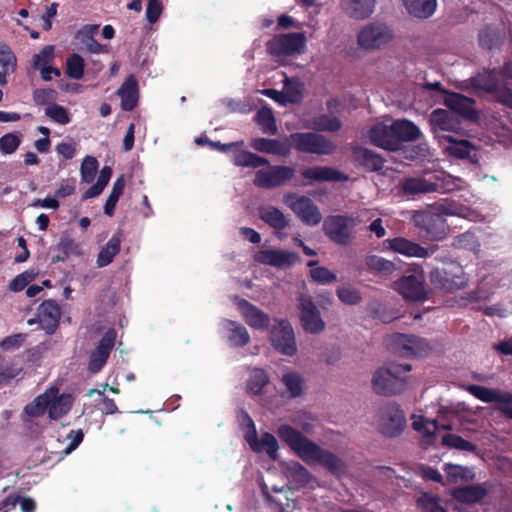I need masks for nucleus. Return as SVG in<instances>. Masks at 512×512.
<instances>
[{"label": "nucleus", "mask_w": 512, "mask_h": 512, "mask_svg": "<svg viewBox=\"0 0 512 512\" xmlns=\"http://www.w3.org/2000/svg\"><path fill=\"white\" fill-rule=\"evenodd\" d=\"M16 504H19L22 512H34L36 509L35 501L29 497H21L19 495H10L6 497L1 502V508H5L7 506L15 507Z\"/></svg>", "instance_id": "nucleus-56"}, {"label": "nucleus", "mask_w": 512, "mask_h": 512, "mask_svg": "<svg viewBox=\"0 0 512 512\" xmlns=\"http://www.w3.org/2000/svg\"><path fill=\"white\" fill-rule=\"evenodd\" d=\"M442 138L451 143V146L447 148L448 152L459 159H467L470 157L473 146L468 140L455 141L450 135L442 136Z\"/></svg>", "instance_id": "nucleus-48"}, {"label": "nucleus", "mask_w": 512, "mask_h": 512, "mask_svg": "<svg viewBox=\"0 0 512 512\" xmlns=\"http://www.w3.org/2000/svg\"><path fill=\"white\" fill-rule=\"evenodd\" d=\"M301 175L303 178L315 182H345L349 179L345 173L327 166L306 168Z\"/></svg>", "instance_id": "nucleus-24"}, {"label": "nucleus", "mask_w": 512, "mask_h": 512, "mask_svg": "<svg viewBox=\"0 0 512 512\" xmlns=\"http://www.w3.org/2000/svg\"><path fill=\"white\" fill-rule=\"evenodd\" d=\"M242 317L247 325L256 330H265L270 325V316L246 299L237 303Z\"/></svg>", "instance_id": "nucleus-22"}, {"label": "nucleus", "mask_w": 512, "mask_h": 512, "mask_svg": "<svg viewBox=\"0 0 512 512\" xmlns=\"http://www.w3.org/2000/svg\"><path fill=\"white\" fill-rule=\"evenodd\" d=\"M287 141L298 153L318 156L331 155L336 150L335 143L322 133L315 131L295 132L287 137Z\"/></svg>", "instance_id": "nucleus-4"}, {"label": "nucleus", "mask_w": 512, "mask_h": 512, "mask_svg": "<svg viewBox=\"0 0 512 512\" xmlns=\"http://www.w3.org/2000/svg\"><path fill=\"white\" fill-rule=\"evenodd\" d=\"M414 225L430 241H440L446 237L449 226L445 217L431 210L415 211L412 215Z\"/></svg>", "instance_id": "nucleus-8"}, {"label": "nucleus", "mask_w": 512, "mask_h": 512, "mask_svg": "<svg viewBox=\"0 0 512 512\" xmlns=\"http://www.w3.org/2000/svg\"><path fill=\"white\" fill-rule=\"evenodd\" d=\"M488 494L485 484H474L456 488L452 496L455 500L465 504H475L480 502Z\"/></svg>", "instance_id": "nucleus-33"}, {"label": "nucleus", "mask_w": 512, "mask_h": 512, "mask_svg": "<svg viewBox=\"0 0 512 512\" xmlns=\"http://www.w3.org/2000/svg\"><path fill=\"white\" fill-rule=\"evenodd\" d=\"M392 31L383 23L365 25L357 35V44L365 50L378 49L392 39Z\"/></svg>", "instance_id": "nucleus-12"}, {"label": "nucleus", "mask_w": 512, "mask_h": 512, "mask_svg": "<svg viewBox=\"0 0 512 512\" xmlns=\"http://www.w3.org/2000/svg\"><path fill=\"white\" fill-rule=\"evenodd\" d=\"M430 281L437 289L454 292L463 289L467 285L462 267L434 268L430 272Z\"/></svg>", "instance_id": "nucleus-11"}, {"label": "nucleus", "mask_w": 512, "mask_h": 512, "mask_svg": "<svg viewBox=\"0 0 512 512\" xmlns=\"http://www.w3.org/2000/svg\"><path fill=\"white\" fill-rule=\"evenodd\" d=\"M286 203L305 225L316 226L321 222L322 214L309 197L289 195Z\"/></svg>", "instance_id": "nucleus-15"}, {"label": "nucleus", "mask_w": 512, "mask_h": 512, "mask_svg": "<svg viewBox=\"0 0 512 512\" xmlns=\"http://www.w3.org/2000/svg\"><path fill=\"white\" fill-rule=\"evenodd\" d=\"M444 104L453 115L466 120L476 121L479 117L478 111L474 108L475 100L460 93H448L444 98Z\"/></svg>", "instance_id": "nucleus-20"}, {"label": "nucleus", "mask_w": 512, "mask_h": 512, "mask_svg": "<svg viewBox=\"0 0 512 512\" xmlns=\"http://www.w3.org/2000/svg\"><path fill=\"white\" fill-rule=\"evenodd\" d=\"M392 124L398 150L400 149L402 142L415 141L420 136V130L418 126L409 120H396Z\"/></svg>", "instance_id": "nucleus-36"}, {"label": "nucleus", "mask_w": 512, "mask_h": 512, "mask_svg": "<svg viewBox=\"0 0 512 512\" xmlns=\"http://www.w3.org/2000/svg\"><path fill=\"white\" fill-rule=\"evenodd\" d=\"M467 391L475 398L485 403H512V393L502 392L497 389L487 388L485 386L471 384L467 386Z\"/></svg>", "instance_id": "nucleus-29"}, {"label": "nucleus", "mask_w": 512, "mask_h": 512, "mask_svg": "<svg viewBox=\"0 0 512 512\" xmlns=\"http://www.w3.org/2000/svg\"><path fill=\"white\" fill-rule=\"evenodd\" d=\"M0 66L6 72H13L16 66V57L11 49L4 44H0Z\"/></svg>", "instance_id": "nucleus-64"}, {"label": "nucleus", "mask_w": 512, "mask_h": 512, "mask_svg": "<svg viewBox=\"0 0 512 512\" xmlns=\"http://www.w3.org/2000/svg\"><path fill=\"white\" fill-rule=\"evenodd\" d=\"M85 62L81 55L73 53L66 59V74L69 78L80 80L84 76Z\"/></svg>", "instance_id": "nucleus-49"}, {"label": "nucleus", "mask_w": 512, "mask_h": 512, "mask_svg": "<svg viewBox=\"0 0 512 512\" xmlns=\"http://www.w3.org/2000/svg\"><path fill=\"white\" fill-rule=\"evenodd\" d=\"M393 288L405 300L422 301L426 299L424 276L422 273L403 276L394 282Z\"/></svg>", "instance_id": "nucleus-17"}, {"label": "nucleus", "mask_w": 512, "mask_h": 512, "mask_svg": "<svg viewBox=\"0 0 512 512\" xmlns=\"http://www.w3.org/2000/svg\"><path fill=\"white\" fill-rule=\"evenodd\" d=\"M336 294L341 302L347 305H356L361 302V293L354 288L340 287Z\"/></svg>", "instance_id": "nucleus-62"}, {"label": "nucleus", "mask_w": 512, "mask_h": 512, "mask_svg": "<svg viewBox=\"0 0 512 512\" xmlns=\"http://www.w3.org/2000/svg\"><path fill=\"white\" fill-rule=\"evenodd\" d=\"M302 84L294 79L287 78L284 85V102H289L292 104H297L302 100Z\"/></svg>", "instance_id": "nucleus-50"}, {"label": "nucleus", "mask_w": 512, "mask_h": 512, "mask_svg": "<svg viewBox=\"0 0 512 512\" xmlns=\"http://www.w3.org/2000/svg\"><path fill=\"white\" fill-rule=\"evenodd\" d=\"M430 124L437 137L442 138L440 132L455 131L459 126V121L452 112L445 109H435L430 115Z\"/></svg>", "instance_id": "nucleus-27"}, {"label": "nucleus", "mask_w": 512, "mask_h": 512, "mask_svg": "<svg viewBox=\"0 0 512 512\" xmlns=\"http://www.w3.org/2000/svg\"><path fill=\"white\" fill-rule=\"evenodd\" d=\"M268 384V374L263 369L256 368L251 372L247 381V392L252 395H261Z\"/></svg>", "instance_id": "nucleus-43"}, {"label": "nucleus", "mask_w": 512, "mask_h": 512, "mask_svg": "<svg viewBox=\"0 0 512 512\" xmlns=\"http://www.w3.org/2000/svg\"><path fill=\"white\" fill-rule=\"evenodd\" d=\"M375 5L376 0H344L342 9L350 18L364 20L373 14Z\"/></svg>", "instance_id": "nucleus-31"}, {"label": "nucleus", "mask_w": 512, "mask_h": 512, "mask_svg": "<svg viewBox=\"0 0 512 512\" xmlns=\"http://www.w3.org/2000/svg\"><path fill=\"white\" fill-rule=\"evenodd\" d=\"M298 309L300 311L301 326L305 332L310 334H320L325 330L326 324L321 317L319 308L316 306L310 295H299Z\"/></svg>", "instance_id": "nucleus-10"}, {"label": "nucleus", "mask_w": 512, "mask_h": 512, "mask_svg": "<svg viewBox=\"0 0 512 512\" xmlns=\"http://www.w3.org/2000/svg\"><path fill=\"white\" fill-rule=\"evenodd\" d=\"M270 341L275 350L286 356L297 352L295 334L288 320L281 319L270 331Z\"/></svg>", "instance_id": "nucleus-14"}, {"label": "nucleus", "mask_w": 512, "mask_h": 512, "mask_svg": "<svg viewBox=\"0 0 512 512\" xmlns=\"http://www.w3.org/2000/svg\"><path fill=\"white\" fill-rule=\"evenodd\" d=\"M232 162L237 167L259 168L269 165V160L248 150H239L232 156Z\"/></svg>", "instance_id": "nucleus-38"}, {"label": "nucleus", "mask_w": 512, "mask_h": 512, "mask_svg": "<svg viewBox=\"0 0 512 512\" xmlns=\"http://www.w3.org/2000/svg\"><path fill=\"white\" fill-rule=\"evenodd\" d=\"M45 115L49 117L52 121L66 125L71 121L70 114L68 110L58 104H51L45 109Z\"/></svg>", "instance_id": "nucleus-59"}, {"label": "nucleus", "mask_w": 512, "mask_h": 512, "mask_svg": "<svg viewBox=\"0 0 512 512\" xmlns=\"http://www.w3.org/2000/svg\"><path fill=\"white\" fill-rule=\"evenodd\" d=\"M315 132H338L342 128V121L339 117L330 114H319L311 119V125L308 126Z\"/></svg>", "instance_id": "nucleus-37"}, {"label": "nucleus", "mask_w": 512, "mask_h": 512, "mask_svg": "<svg viewBox=\"0 0 512 512\" xmlns=\"http://www.w3.org/2000/svg\"><path fill=\"white\" fill-rule=\"evenodd\" d=\"M281 467L286 478L297 487H305L312 480L309 470L298 461L283 462Z\"/></svg>", "instance_id": "nucleus-30"}, {"label": "nucleus", "mask_w": 512, "mask_h": 512, "mask_svg": "<svg viewBox=\"0 0 512 512\" xmlns=\"http://www.w3.org/2000/svg\"><path fill=\"white\" fill-rule=\"evenodd\" d=\"M354 159L368 171H380L384 167V159L368 148L357 147L353 151Z\"/></svg>", "instance_id": "nucleus-35"}, {"label": "nucleus", "mask_w": 512, "mask_h": 512, "mask_svg": "<svg viewBox=\"0 0 512 512\" xmlns=\"http://www.w3.org/2000/svg\"><path fill=\"white\" fill-rule=\"evenodd\" d=\"M405 8L410 15L426 19L430 17L436 9V0H404Z\"/></svg>", "instance_id": "nucleus-39"}, {"label": "nucleus", "mask_w": 512, "mask_h": 512, "mask_svg": "<svg viewBox=\"0 0 512 512\" xmlns=\"http://www.w3.org/2000/svg\"><path fill=\"white\" fill-rule=\"evenodd\" d=\"M296 170L291 166L274 165L267 170H258L255 174L254 184L257 187L273 189L282 186L293 179Z\"/></svg>", "instance_id": "nucleus-13"}, {"label": "nucleus", "mask_w": 512, "mask_h": 512, "mask_svg": "<svg viewBox=\"0 0 512 512\" xmlns=\"http://www.w3.org/2000/svg\"><path fill=\"white\" fill-rule=\"evenodd\" d=\"M250 146L258 152L279 157H288L291 154V146L287 140L285 142L279 139L259 137L253 139Z\"/></svg>", "instance_id": "nucleus-26"}, {"label": "nucleus", "mask_w": 512, "mask_h": 512, "mask_svg": "<svg viewBox=\"0 0 512 512\" xmlns=\"http://www.w3.org/2000/svg\"><path fill=\"white\" fill-rule=\"evenodd\" d=\"M255 120L263 133L268 135H275L278 132L276 118L271 108H261L257 112Z\"/></svg>", "instance_id": "nucleus-44"}, {"label": "nucleus", "mask_w": 512, "mask_h": 512, "mask_svg": "<svg viewBox=\"0 0 512 512\" xmlns=\"http://www.w3.org/2000/svg\"><path fill=\"white\" fill-rule=\"evenodd\" d=\"M56 249L67 255L68 258L70 256L79 257L83 255L81 244L73 239L68 233H63L61 235L56 245Z\"/></svg>", "instance_id": "nucleus-47"}, {"label": "nucleus", "mask_w": 512, "mask_h": 512, "mask_svg": "<svg viewBox=\"0 0 512 512\" xmlns=\"http://www.w3.org/2000/svg\"><path fill=\"white\" fill-rule=\"evenodd\" d=\"M472 82L477 89L483 90L491 94L497 91V88L500 85L498 79L492 73L478 75L473 78Z\"/></svg>", "instance_id": "nucleus-57"}, {"label": "nucleus", "mask_w": 512, "mask_h": 512, "mask_svg": "<svg viewBox=\"0 0 512 512\" xmlns=\"http://www.w3.org/2000/svg\"><path fill=\"white\" fill-rule=\"evenodd\" d=\"M231 328V334L229 336V341L233 346L243 347L247 345L250 341V336L247 329L242 325L235 321H228Z\"/></svg>", "instance_id": "nucleus-51"}, {"label": "nucleus", "mask_w": 512, "mask_h": 512, "mask_svg": "<svg viewBox=\"0 0 512 512\" xmlns=\"http://www.w3.org/2000/svg\"><path fill=\"white\" fill-rule=\"evenodd\" d=\"M99 162L94 156H86L80 167L81 181L91 183L94 181Z\"/></svg>", "instance_id": "nucleus-55"}, {"label": "nucleus", "mask_w": 512, "mask_h": 512, "mask_svg": "<svg viewBox=\"0 0 512 512\" xmlns=\"http://www.w3.org/2000/svg\"><path fill=\"white\" fill-rule=\"evenodd\" d=\"M259 218L275 231H282L289 226V220L283 212L272 205L261 206L258 209Z\"/></svg>", "instance_id": "nucleus-34"}, {"label": "nucleus", "mask_w": 512, "mask_h": 512, "mask_svg": "<svg viewBox=\"0 0 512 512\" xmlns=\"http://www.w3.org/2000/svg\"><path fill=\"white\" fill-rule=\"evenodd\" d=\"M121 99V108L124 111H132L138 104L139 88L134 75L128 76L117 91Z\"/></svg>", "instance_id": "nucleus-28"}, {"label": "nucleus", "mask_w": 512, "mask_h": 512, "mask_svg": "<svg viewBox=\"0 0 512 512\" xmlns=\"http://www.w3.org/2000/svg\"><path fill=\"white\" fill-rule=\"evenodd\" d=\"M254 259L260 264L284 269L296 264L299 261V255L295 252L281 249H266L258 251Z\"/></svg>", "instance_id": "nucleus-18"}, {"label": "nucleus", "mask_w": 512, "mask_h": 512, "mask_svg": "<svg viewBox=\"0 0 512 512\" xmlns=\"http://www.w3.org/2000/svg\"><path fill=\"white\" fill-rule=\"evenodd\" d=\"M277 435L305 463H318L334 476L339 477L345 473L346 464L340 457L323 449L291 425H280Z\"/></svg>", "instance_id": "nucleus-1"}, {"label": "nucleus", "mask_w": 512, "mask_h": 512, "mask_svg": "<svg viewBox=\"0 0 512 512\" xmlns=\"http://www.w3.org/2000/svg\"><path fill=\"white\" fill-rule=\"evenodd\" d=\"M99 25H84L79 29L75 38L89 53L100 54L105 52V45L100 44L94 39V35L98 32Z\"/></svg>", "instance_id": "nucleus-32"}, {"label": "nucleus", "mask_w": 512, "mask_h": 512, "mask_svg": "<svg viewBox=\"0 0 512 512\" xmlns=\"http://www.w3.org/2000/svg\"><path fill=\"white\" fill-rule=\"evenodd\" d=\"M56 387L47 389L38 395L34 401L25 406L24 412L30 417H40L48 412L51 420H58L66 415L72 407L73 399L70 394H58Z\"/></svg>", "instance_id": "nucleus-2"}, {"label": "nucleus", "mask_w": 512, "mask_h": 512, "mask_svg": "<svg viewBox=\"0 0 512 512\" xmlns=\"http://www.w3.org/2000/svg\"><path fill=\"white\" fill-rule=\"evenodd\" d=\"M121 239L118 235H113L106 245L100 250L96 264L99 268L109 265L114 257L120 252Z\"/></svg>", "instance_id": "nucleus-40"}, {"label": "nucleus", "mask_w": 512, "mask_h": 512, "mask_svg": "<svg viewBox=\"0 0 512 512\" xmlns=\"http://www.w3.org/2000/svg\"><path fill=\"white\" fill-rule=\"evenodd\" d=\"M21 143V139L15 133H7L0 137V151L3 154H12Z\"/></svg>", "instance_id": "nucleus-63"}, {"label": "nucleus", "mask_w": 512, "mask_h": 512, "mask_svg": "<svg viewBox=\"0 0 512 512\" xmlns=\"http://www.w3.org/2000/svg\"><path fill=\"white\" fill-rule=\"evenodd\" d=\"M387 346L394 354L404 358L427 357L432 350L426 339L403 333L392 334L387 340Z\"/></svg>", "instance_id": "nucleus-6"}, {"label": "nucleus", "mask_w": 512, "mask_h": 512, "mask_svg": "<svg viewBox=\"0 0 512 512\" xmlns=\"http://www.w3.org/2000/svg\"><path fill=\"white\" fill-rule=\"evenodd\" d=\"M310 277L314 282L322 285L331 284L337 279L336 274L324 266L312 268Z\"/></svg>", "instance_id": "nucleus-61"}, {"label": "nucleus", "mask_w": 512, "mask_h": 512, "mask_svg": "<svg viewBox=\"0 0 512 512\" xmlns=\"http://www.w3.org/2000/svg\"><path fill=\"white\" fill-rule=\"evenodd\" d=\"M282 383L286 387L290 398H297L302 395L304 378L295 371H289L282 376Z\"/></svg>", "instance_id": "nucleus-46"}, {"label": "nucleus", "mask_w": 512, "mask_h": 512, "mask_svg": "<svg viewBox=\"0 0 512 512\" xmlns=\"http://www.w3.org/2000/svg\"><path fill=\"white\" fill-rule=\"evenodd\" d=\"M62 311L53 299L43 301L37 309V320L46 334L52 335L59 327Z\"/></svg>", "instance_id": "nucleus-19"}, {"label": "nucleus", "mask_w": 512, "mask_h": 512, "mask_svg": "<svg viewBox=\"0 0 512 512\" xmlns=\"http://www.w3.org/2000/svg\"><path fill=\"white\" fill-rule=\"evenodd\" d=\"M37 276L35 270H26L17 275L8 285V289L12 292H20L29 285Z\"/></svg>", "instance_id": "nucleus-60"}, {"label": "nucleus", "mask_w": 512, "mask_h": 512, "mask_svg": "<svg viewBox=\"0 0 512 512\" xmlns=\"http://www.w3.org/2000/svg\"><path fill=\"white\" fill-rule=\"evenodd\" d=\"M440 497L431 493H424L418 499V505L423 512H447L440 503Z\"/></svg>", "instance_id": "nucleus-58"}, {"label": "nucleus", "mask_w": 512, "mask_h": 512, "mask_svg": "<svg viewBox=\"0 0 512 512\" xmlns=\"http://www.w3.org/2000/svg\"><path fill=\"white\" fill-rule=\"evenodd\" d=\"M250 445L254 451L264 450L270 459L276 460L278 457L279 444L275 436L269 432L262 434L260 442L258 443L256 436L254 442L250 441Z\"/></svg>", "instance_id": "nucleus-41"}, {"label": "nucleus", "mask_w": 512, "mask_h": 512, "mask_svg": "<svg viewBox=\"0 0 512 512\" xmlns=\"http://www.w3.org/2000/svg\"><path fill=\"white\" fill-rule=\"evenodd\" d=\"M406 425V418L403 410L398 405H388L383 412L381 432L389 437L399 435Z\"/></svg>", "instance_id": "nucleus-21"}, {"label": "nucleus", "mask_w": 512, "mask_h": 512, "mask_svg": "<svg viewBox=\"0 0 512 512\" xmlns=\"http://www.w3.org/2000/svg\"><path fill=\"white\" fill-rule=\"evenodd\" d=\"M126 180L124 175L119 176L112 187V190L106 200V203L104 205V213L111 217L114 215L115 208L117 205V202L120 198V196L123 194V191L125 189Z\"/></svg>", "instance_id": "nucleus-45"}, {"label": "nucleus", "mask_w": 512, "mask_h": 512, "mask_svg": "<svg viewBox=\"0 0 512 512\" xmlns=\"http://www.w3.org/2000/svg\"><path fill=\"white\" fill-rule=\"evenodd\" d=\"M55 58V47L53 45H45L32 58V68L40 70L42 67L50 65Z\"/></svg>", "instance_id": "nucleus-53"}, {"label": "nucleus", "mask_w": 512, "mask_h": 512, "mask_svg": "<svg viewBox=\"0 0 512 512\" xmlns=\"http://www.w3.org/2000/svg\"><path fill=\"white\" fill-rule=\"evenodd\" d=\"M479 45L483 49L491 50L496 47L500 42V36L497 29L486 26L480 30L478 34Z\"/></svg>", "instance_id": "nucleus-52"}, {"label": "nucleus", "mask_w": 512, "mask_h": 512, "mask_svg": "<svg viewBox=\"0 0 512 512\" xmlns=\"http://www.w3.org/2000/svg\"><path fill=\"white\" fill-rule=\"evenodd\" d=\"M384 244L394 252L407 257L425 258L428 256V250L425 247L403 237L386 239Z\"/></svg>", "instance_id": "nucleus-25"}, {"label": "nucleus", "mask_w": 512, "mask_h": 512, "mask_svg": "<svg viewBox=\"0 0 512 512\" xmlns=\"http://www.w3.org/2000/svg\"><path fill=\"white\" fill-rule=\"evenodd\" d=\"M365 264L370 271L382 276H390L397 269L395 263L378 255H368Z\"/></svg>", "instance_id": "nucleus-42"}, {"label": "nucleus", "mask_w": 512, "mask_h": 512, "mask_svg": "<svg viewBox=\"0 0 512 512\" xmlns=\"http://www.w3.org/2000/svg\"><path fill=\"white\" fill-rule=\"evenodd\" d=\"M442 443L448 447L462 451L475 452L477 446L457 434H445Z\"/></svg>", "instance_id": "nucleus-54"}, {"label": "nucleus", "mask_w": 512, "mask_h": 512, "mask_svg": "<svg viewBox=\"0 0 512 512\" xmlns=\"http://www.w3.org/2000/svg\"><path fill=\"white\" fill-rule=\"evenodd\" d=\"M410 364L390 363L387 367L379 368L373 375L372 388L379 395H395L403 392L407 385V377L411 371Z\"/></svg>", "instance_id": "nucleus-3"}, {"label": "nucleus", "mask_w": 512, "mask_h": 512, "mask_svg": "<svg viewBox=\"0 0 512 512\" xmlns=\"http://www.w3.org/2000/svg\"><path fill=\"white\" fill-rule=\"evenodd\" d=\"M355 219L348 215H330L323 222V232L333 243L349 245L355 238Z\"/></svg>", "instance_id": "nucleus-9"}, {"label": "nucleus", "mask_w": 512, "mask_h": 512, "mask_svg": "<svg viewBox=\"0 0 512 512\" xmlns=\"http://www.w3.org/2000/svg\"><path fill=\"white\" fill-rule=\"evenodd\" d=\"M116 337V330L109 328L99 340L96 348L90 354L88 369L91 373H98L104 367L114 348Z\"/></svg>", "instance_id": "nucleus-16"}, {"label": "nucleus", "mask_w": 512, "mask_h": 512, "mask_svg": "<svg viewBox=\"0 0 512 512\" xmlns=\"http://www.w3.org/2000/svg\"><path fill=\"white\" fill-rule=\"evenodd\" d=\"M435 180L426 179L422 176L404 177L398 183V191L402 196L415 198L416 196L431 192H446L452 189L451 176H447L440 181V177L435 175Z\"/></svg>", "instance_id": "nucleus-5"}, {"label": "nucleus", "mask_w": 512, "mask_h": 512, "mask_svg": "<svg viewBox=\"0 0 512 512\" xmlns=\"http://www.w3.org/2000/svg\"><path fill=\"white\" fill-rule=\"evenodd\" d=\"M307 38L303 32L277 34L266 42V51L275 58L302 54Z\"/></svg>", "instance_id": "nucleus-7"}, {"label": "nucleus", "mask_w": 512, "mask_h": 512, "mask_svg": "<svg viewBox=\"0 0 512 512\" xmlns=\"http://www.w3.org/2000/svg\"><path fill=\"white\" fill-rule=\"evenodd\" d=\"M368 136L371 144L377 147L388 151L398 150L393 124L385 125L378 123L370 128Z\"/></svg>", "instance_id": "nucleus-23"}]
</instances>
